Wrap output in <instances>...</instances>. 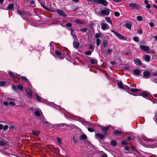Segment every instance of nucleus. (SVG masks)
Returning a JSON list of instances; mask_svg holds the SVG:
<instances>
[{
    "instance_id": "nucleus-1",
    "label": "nucleus",
    "mask_w": 157,
    "mask_h": 157,
    "mask_svg": "<svg viewBox=\"0 0 157 157\" xmlns=\"http://www.w3.org/2000/svg\"><path fill=\"white\" fill-rule=\"evenodd\" d=\"M129 7L131 9L140 10L142 8V6L140 5L135 3H130L128 4Z\"/></svg>"
},
{
    "instance_id": "nucleus-2",
    "label": "nucleus",
    "mask_w": 157,
    "mask_h": 157,
    "mask_svg": "<svg viewBox=\"0 0 157 157\" xmlns=\"http://www.w3.org/2000/svg\"><path fill=\"white\" fill-rule=\"evenodd\" d=\"M111 31L115 35L117 36L118 38L121 39H127L124 36L122 35L121 34L113 30H111Z\"/></svg>"
},
{
    "instance_id": "nucleus-3",
    "label": "nucleus",
    "mask_w": 157,
    "mask_h": 157,
    "mask_svg": "<svg viewBox=\"0 0 157 157\" xmlns=\"http://www.w3.org/2000/svg\"><path fill=\"white\" fill-rule=\"evenodd\" d=\"M56 11L61 16L65 17L67 16V14L61 10L59 9H57Z\"/></svg>"
},
{
    "instance_id": "nucleus-4",
    "label": "nucleus",
    "mask_w": 157,
    "mask_h": 157,
    "mask_svg": "<svg viewBox=\"0 0 157 157\" xmlns=\"http://www.w3.org/2000/svg\"><path fill=\"white\" fill-rule=\"evenodd\" d=\"M25 91L28 97L32 98L33 96V94L31 90L28 88H25Z\"/></svg>"
},
{
    "instance_id": "nucleus-5",
    "label": "nucleus",
    "mask_w": 157,
    "mask_h": 157,
    "mask_svg": "<svg viewBox=\"0 0 157 157\" xmlns=\"http://www.w3.org/2000/svg\"><path fill=\"white\" fill-rule=\"evenodd\" d=\"M140 47L141 50L147 53H148L149 52V48L148 46L140 45Z\"/></svg>"
},
{
    "instance_id": "nucleus-6",
    "label": "nucleus",
    "mask_w": 157,
    "mask_h": 157,
    "mask_svg": "<svg viewBox=\"0 0 157 157\" xmlns=\"http://www.w3.org/2000/svg\"><path fill=\"white\" fill-rule=\"evenodd\" d=\"M108 4L107 2L105 0H98L97 4H101L104 6H106Z\"/></svg>"
},
{
    "instance_id": "nucleus-7",
    "label": "nucleus",
    "mask_w": 157,
    "mask_h": 157,
    "mask_svg": "<svg viewBox=\"0 0 157 157\" xmlns=\"http://www.w3.org/2000/svg\"><path fill=\"white\" fill-rule=\"evenodd\" d=\"M110 11V10L107 9L105 10H101V13L102 15L108 16L109 14Z\"/></svg>"
},
{
    "instance_id": "nucleus-8",
    "label": "nucleus",
    "mask_w": 157,
    "mask_h": 157,
    "mask_svg": "<svg viewBox=\"0 0 157 157\" xmlns=\"http://www.w3.org/2000/svg\"><path fill=\"white\" fill-rule=\"evenodd\" d=\"M101 29L104 30L106 29H108L109 28V25L105 23H101Z\"/></svg>"
},
{
    "instance_id": "nucleus-9",
    "label": "nucleus",
    "mask_w": 157,
    "mask_h": 157,
    "mask_svg": "<svg viewBox=\"0 0 157 157\" xmlns=\"http://www.w3.org/2000/svg\"><path fill=\"white\" fill-rule=\"evenodd\" d=\"M73 45L75 48H78L79 46V42L78 40H75L73 42Z\"/></svg>"
},
{
    "instance_id": "nucleus-10",
    "label": "nucleus",
    "mask_w": 157,
    "mask_h": 157,
    "mask_svg": "<svg viewBox=\"0 0 157 157\" xmlns=\"http://www.w3.org/2000/svg\"><path fill=\"white\" fill-rule=\"evenodd\" d=\"M102 132H103V134L105 136L107 133V131L109 129L108 127H101Z\"/></svg>"
},
{
    "instance_id": "nucleus-11",
    "label": "nucleus",
    "mask_w": 157,
    "mask_h": 157,
    "mask_svg": "<svg viewBox=\"0 0 157 157\" xmlns=\"http://www.w3.org/2000/svg\"><path fill=\"white\" fill-rule=\"evenodd\" d=\"M134 62L135 63L138 65L140 66L142 65V63L140 59L138 58H136L134 59Z\"/></svg>"
},
{
    "instance_id": "nucleus-12",
    "label": "nucleus",
    "mask_w": 157,
    "mask_h": 157,
    "mask_svg": "<svg viewBox=\"0 0 157 157\" xmlns=\"http://www.w3.org/2000/svg\"><path fill=\"white\" fill-rule=\"evenodd\" d=\"M56 55L60 59H62L63 57V55L62 54L61 52L58 51H56L55 52Z\"/></svg>"
},
{
    "instance_id": "nucleus-13",
    "label": "nucleus",
    "mask_w": 157,
    "mask_h": 157,
    "mask_svg": "<svg viewBox=\"0 0 157 157\" xmlns=\"http://www.w3.org/2000/svg\"><path fill=\"white\" fill-rule=\"evenodd\" d=\"M17 12L18 14L20 15L21 16L25 15V11L24 10H20L17 9Z\"/></svg>"
},
{
    "instance_id": "nucleus-14",
    "label": "nucleus",
    "mask_w": 157,
    "mask_h": 157,
    "mask_svg": "<svg viewBox=\"0 0 157 157\" xmlns=\"http://www.w3.org/2000/svg\"><path fill=\"white\" fill-rule=\"evenodd\" d=\"M96 136L101 139H103L105 135L102 133H96Z\"/></svg>"
},
{
    "instance_id": "nucleus-15",
    "label": "nucleus",
    "mask_w": 157,
    "mask_h": 157,
    "mask_svg": "<svg viewBox=\"0 0 157 157\" xmlns=\"http://www.w3.org/2000/svg\"><path fill=\"white\" fill-rule=\"evenodd\" d=\"M14 6V5L12 3L8 5L6 7V9L8 10H11L13 8Z\"/></svg>"
},
{
    "instance_id": "nucleus-16",
    "label": "nucleus",
    "mask_w": 157,
    "mask_h": 157,
    "mask_svg": "<svg viewBox=\"0 0 157 157\" xmlns=\"http://www.w3.org/2000/svg\"><path fill=\"white\" fill-rule=\"evenodd\" d=\"M42 118L43 119L41 120L40 121L41 123L43 124H46V125L48 126V125L49 124L48 122L46 121V119L44 118L43 117Z\"/></svg>"
},
{
    "instance_id": "nucleus-17",
    "label": "nucleus",
    "mask_w": 157,
    "mask_h": 157,
    "mask_svg": "<svg viewBox=\"0 0 157 157\" xmlns=\"http://www.w3.org/2000/svg\"><path fill=\"white\" fill-rule=\"evenodd\" d=\"M127 89L128 90V91H131L132 92H136L138 91V90L136 88H131L129 87L128 86H127Z\"/></svg>"
},
{
    "instance_id": "nucleus-18",
    "label": "nucleus",
    "mask_w": 157,
    "mask_h": 157,
    "mask_svg": "<svg viewBox=\"0 0 157 157\" xmlns=\"http://www.w3.org/2000/svg\"><path fill=\"white\" fill-rule=\"evenodd\" d=\"M0 145L2 146H5L8 145V143L6 141L2 140L0 142Z\"/></svg>"
},
{
    "instance_id": "nucleus-19",
    "label": "nucleus",
    "mask_w": 157,
    "mask_h": 157,
    "mask_svg": "<svg viewBox=\"0 0 157 157\" xmlns=\"http://www.w3.org/2000/svg\"><path fill=\"white\" fill-rule=\"evenodd\" d=\"M75 23L77 25H83V22L82 21L80 20L77 19L75 20L74 21Z\"/></svg>"
},
{
    "instance_id": "nucleus-20",
    "label": "nucleus",
    "mask_w": 157,
    "mask_h": 157,
    "mask_svg": "<svg viewBox=\"0 0 157 157\" xmlns=\"http://www.w3.org/2000/svg\"><path fill=\"white\" fill-rule=\"evenodd\" d=\"M89 26L91 29L92 30H94L93 27L95 26V24L94 22H93L92 21H90V24H89Z\"/></svg>"
},
{
    "instance_id": "nucleus-21",
    "label": "nucleus",
    "mask_w": 157,
    "mask_h": 157,
    "mask_svg": "<svg viewBox=\"0 0 157 157\" xmlns=\"http://www.w3.org/2000/svg\"><path fill=\"white\" fill-rule=\"evenodd\" d=\"M32 134L35 136H38L40 133V131L39 130L35 131L34 130L32 131Z\"/></svg>"
},
{
    "instance_id": "nucleus-22",
    "label": "nucleus",
    "mask_w": 157,
    "mask_h": 157,
    "mask_svg": "<svg viewBox=\"0 0 157 157\" xmlns=\"http://www.w3.org/2000/svg\"><path fill=\"white\" fill-rule=\"evenodd\" d=\"M140 71L138 69H135L133 70V73L134 74L137 75H139L140 73Z\"/></svg>"
},
{
    "instance_id": "nucleus-23",
    "label": "nucleus",
    "mask_w": 157,
    "mask_h": 157,
    "mask_svg": "<svg viewBox=\"0 0 157 157\" xmlns=\"http://www.w3.org/2000/svg\"><path fill=\"white\" fill-rule=\"evenodd\" d=\"M101 36V34L100 33H96L94 35V38H96V39H99Z\"/></svg>"
},
{
    "instance_id": "nucleus-24",
    "label": "nucleus",
    "mask_w": 157,
    "mask_h": 157,
    "mask_svg": "<svg viewBox=\"0 0 157 157\" xmlns=\"http://www.w3.org/2000/svg\"><path fill=\"white\" fill-rule=\"evenodd\" d=\"M150 75V73L147 71H145L143 73L144 76L146 78L148 77Z\"/></svg>"
},
{
    "instance_id": "nucleus-25",
    "label": "nucleus",
    "mask_w": 157,
    "mask_h": 157,
    "mask_svg": "<svg viewBox=\"0 0 157 157\" xmlns=\"http://www.w3.org/2000/svg\"><path fill=\"white\" fill-rule=\"evenodd\" d=\"M144 3L145 5H146V7L148 9H150L151 8V6L150 4L148 3V2L147 0L144 1Z\"/></svg>"
},
{
    "instance_id": "nucleus-26",
    "label": "nucleus",
    "mask_w": 157,
    "mask_h": 157,
    "mask_svg": "<svg viewBox=\"0 0 157 157\" xmlns=\"http://www.w3.org/2000/svg\"><path fill=\"white\" fill-rule=\"evenodd\" d=\"M131 25L128 22H126L125 24V26L126 28L129 29H131Z\"/></svg>"
},
{
    "instance_id": "nucleus-27",
    "label": "nucleus",
    "mask_w": 157,
    "mask_h": 157,
    "mask_svg": "<svg viewBox=\"0 0 157 157\" xmlns=\"http://www.w3.org/2000/svg\"><path fill=\"white\" fill-rule=\"evenodd\" d=\"M122 133V131H116L114 132V134L115 135H116L117 136H118L120 135Z\"/></svg>"
},
{
    "instance_id": "nucleus-28",
    "label": "nucleus",
    "mask_w": 157,
    "mask_h": 157,
    "mask_svg": "<svg viewBox=\"0 0 157 157\" xmlns=\"http://www.w3.org/2000/svg\"><path fill=\"white\" fill-rule=\"evenodd\" d=\"M106 21L108 22L111 25L112 24V22L110 18L108 17H106L105 18Z\"/></svg>"
},
{
    "instance_id": "nucleus-29",
    "label": "nucleus",
    "mask_w": 157,
    "mask_h": 157,
    "mask_svg": "<svg viewBox=\"0 0 157 157\" xmlns=\"http://www.w3.org/2000/svg\"><path fill=\"white\" fill-rule=\"evenodd\" d=\"M151 59V57L150 56L146 55L145 56L144 60L147 61H150Z\"/></svg>"
},
{
    "instance_id": "nucleus-30",
    "label": "nucleus",
    "mask_w": 157,
    "mask_h": 157,
    "mask_svg": "<svg viewBox=\"0 0 157 157\" xmlns=\"http://www.w3.org/2000/svg\"><path fill=\"white\" fill-rule=\"evenodd\" d=\"M87 1L89 2H90V4L94 3L97 4L98 2V0H87Z\"/></svg>"
},
{
    "instance_id": "nucleus-31",
    "label": "nucleus",
    "mask_w": 157,
    "mask_h": 157,
    "mask_svg": "<svg viewBox=\"0 0 157 157\" xmlns=\"http://www.w3.org/2000/svg\"><path fill=\"white\" fill-rule=\"evenodd\" d=\"M35 95L37 100L39 101L42 102V101L41 99V98L36 93V94Z\"/></svg>"
},
{
    "instance_id": "nucleus-32",
    "label": "nucleus",
    "mask_w": 157,
    "mask_h": 157,
    "mask_svg": "<svg viewBox=\"0 0 157 157\" xmlns=\"http://www.w3.org/2000/svg\"><path fill=\"white\" fill-rule=\"evenodd\" d=\"M57 143L59 145H61L62 144V140L60 137H57Z\"/></svg>"
},
{
    "instance_id": "nucleus-33",
    "label": "nucleus",
    "mask_w": 157,
    "mask_h": 157,
    "mask_svg": "<svg viewBox=\"0 0 157 157\" xmlns=\"http://www.w3.org/2000/svg\"><path fill=\"white\" fill-rule=\"evenodd\" d=\"M40 4L41 6L44 9L47 11H49V9L48 7H46L43 3L40 2Z\"/></svg>"
},
{
    "instance_id": "nucleus-34",
    "label": "nucleus",
    "mask_w": 157,
    "mask_h": 157,
    "mask_svg": "<svg viewBox=\"0 0 157 157\" xmlns=\"http://www.w3.org/2000/svg\"><path fill=\"white\" fill-rule=\"evenodd\" d=\"M77 7L75 6H72L71 7V10L72 11H75L77 9Z\"/></svg>"
},
{
    "instance_id": "nucleus-35",
    "label": "nucleus",
    "mask_w": 157,
    "mask_h": 157,
    "mask_svg": "<svg viewBox=\"0 0 157 157\" xmlns=\"http://www.w3.org/2000/svg\"><path fill=\"white\" fill-rule=\"evenodd\" d=\"M41 113V112L40 111L38 110L35 112V114L36 116H39L40 115Z\"/></svg>"
},
{
    "instance_id": "nucleus-36",
    "label": "nucleus",
    "mask_w": 157,
    "mask_h": 157,
    "mask_svg": "<svg viewBox=\"0 0 157 157\" xmlns=\"http://www.w3.org/2000/svg\"><path fill=\"white\" fill-rule=\"evenodd\" d=\"M88 29L87 28H82L80 30V31L83 32L85 33L87 31Z\"/></svg>"
},
{
    "instance_id": "nucleus-37",
    "label": "nucleus",
    "mask_w": 157,
    "mask_h": 157,
    "mask_svg": "<svg viewBox=\"0 0 157 157\" xmlns=\"http://www.w3.org/2000/svg\"><path fill=\"white\" fill-rule=\"evenodd\" d=\"M21 79H22L23 80L25 81L27 83L29 82V80L26 78L25 77V76H21Z\"/></svg>"
},
{
    "instance_id": "nucleus-38",
    "label": "nucleus",
    "mask_w": 157,
    "mask_h": 157,
    "mask_svg": "<svg viewBox=\"0 0 157 157\" xmlns=\"http://www.w3.org/2000/svg\"><path fill=\"white\" fill-rule=\"evenodd\" d=\"M111 144L113 146H116L117 145V142L114 140H112L111 141Z\"/></svg>"
},
{
    "instance_id": "nucleus-39",
    "label": "nucleus",
    "mask_w": 157,
    "mask_h": 157,
    "mask_svg": "<svg viewBox=\"0 0 157 157\" xmlns=\"http://www.w3.org/2000/svg\"><path fill=\"white\" fill-rule=\"evenodd\" d=\"M90 62L93 64H95L97 63V61L96 59H92L90 60Z\"/></svg>"
},
{
    "instance_id": "nucleus-40",
    "label": "nucleus",
    "mask_w": 157,
    "mask_h": 157,
    "mask_svg": "<svg viewBox=\"0 0 157 157\" xmlns=\"http://www.w3.org/2000/svg\"><path fill=\"white\" fill-rule=\"evenodd\" d=\"M6 82L4 81H0V87L3 86L6 84Z\"/></svg>"
},
{
    "instance_id": "nucleus-41",
    "label": "nucleus",
    "mask_w": 157,
    "mask_h": 157,
    "mask_svg": "<svg viewBox=\"0 0 157 157\" xmlns=\"http://www.w3.org/2000/svg\"><path fill=\"white\" fill-rule=\"evenodd\" d=\"M137 19L138 21H141L143 19L142 17L140 16H137Z\"/></svg>"
},
{
    "instance_id": "nucleus-42",
    "label": "nucleus",
    "mask_w": 157,
    "mask_h": 157,
    "mask_svg": "<svg viewBox=\"0 0 157 157\" xmlns=\"http://www.w3.org/2000/svg\"><path fill=\"white\" fill-rule=\"evenodd\" d=\"M117 85L120 88H123V84L121 82H118L117 83Z\"/></svg>"
},
{
    "instance_id": "nucleus-43",
    "label": "nucleus",
    "mask_w": 157,
    "mask_h": 157,
    "mask_svg": "<svg viewBox=\"0 0 157 157\" xmlns=\"http://www.w3.org/2000/svg\"><path fill=\"white\" fill-rule=\"evenodd\" d=\"M107 43L108 42L107 40H103V45L104 47L107 45Z\"/></svg>"
},
{
    "instance_id": "nucleus-44",
    "label": "nucleus",
    "mask_w": 157,
    "mask_h": 157,
    "mask_svg": "<svg viewBox=\"0 0 157 157\" xmlns=\"http://www.w3.org/2000/svg\"><path fill=\"white\" fill-rule=\"evenodd\" d=\"M81 139L83 140L86 139H87L86 136L85 135L82 134L81 135Z\"/></svg>"
},
{
    "instance_id": "nucleus-45",
    "label": "nucleus",
    "mask_w": 157,
    "mask_h": 157,
    "mask_svg": "<svg viewBox=\"0 0 157 157\" xmlns=\"http://www.w3.org/2000/svg\"><path fill=\"white\" fill-rule=\"evenodd\" d=\"M15 105V104L14 102L12 101H10L9 102V105L11 106H13Z\"/></svg>"
},
{
    "instance_id": "nucleus-46",
    "label": "nucleus",
    "mask_w": 157,
    "mask_h": 157,
    "mask_svg": "<svg viewBox=\"0 0 157 157\" xmlns=\"http://www.w3.org/2000/svg\"><path fill=\"white\" fill-rule=\"evenodd\" d=\"M17 88L19 90H23V87L21 85L19 84L17 85Z\"/></svg>"
},
{
    "instance_id": "nucleus-47",
    "label": "nucleus",
    "mask_w": 157,
    "mask_h": 157,
    "mask_svg": "<svg viewBox=\"0 0 157 157\" xmlns=\"http://www.w3.org/2000/svg\"><path fill=\"white\" fill-rule=\"evenodd\" d=\"M114 15L117 17H118L120 16V13L116 11L114 13Z\"/></svg>"
},
{
    "instance_id": "nucleus-48",
    "label": "nucleus",
    "mask_w": 157,
    "mask_h": 157,
    "mask_svg": "<svg viewBox=\"0 0 157 157\" xmlns=\"http://www.w3.org/2000/svg\"><path fill=\"white\" fill-rule=\"evenodd\" d=\"M112 49L108 48L107 50V53L108 54H110L112 52Z\"/></svg>"
},
{
    "instance_id": "nucleus-49",
    "label": "nucleus",
    "mask_w": 157,
    "mask_h": 157,
    "mask_svg": "<svg viewBox=\"0 0 157 157\" xmlns=\"http://www.w3.org/2000/svg\"><path fill=\"white\" fill-rule=\"evenodd\" d=\"M142 96L143 97L145 98H146L148 97L147 94L146 93H143L142 94Z\"/></svg>"
},
{
    "instance_id": "nucleus-50",
    "label": "nucleus",
    "mask_w": 157,
    "mask_h": 157,
    "mask_svg": "<svg viewBox=\"0 0 157 157\" xmlns=\"http://www.w3.org/2000/svg\"><path fill=\"white\" fill-rule=\"evenodd\" d=\"M88 130L91 132H93L94 131V129L92 128L89 127L88 128Z\"/></svg>"
},
{
    "instance_id": "nucleus-51",
    "label": "nucleus",
    "mask_w": 157,
    "mask_h": 157,
    "mask_svg": "<svg viewBox=\"0 0 157 157\" xmlns=\"http://www.w3.org/2000/svg\"><path fill=\"white\" fill-rule=\"evenodd\" d=\"M3 104L4 106H5L6 107H7L9 105V102H8V101L4 102L3 103Z\"/></svg>"
},
{
    "instance_id": "nucleus-52",
    "label": "nucleus",
    "mask_w": 157,
    "mask_h": 157,
    "mask_svg": "<svg viewBox=\"0 0 157 157\" xmlns=\"http://www.w3.org/2000/svg\"><path fill=\"white\" fill-rule=\"evenodd\" d=\"M66 25L67 27H70L72 26V24L70 23H67L66 24Z\"/></svg>"
},
{
    "instance_id": "nucleus-53",
    "label": "nucleus",
    "mask_w": 157,
    "mask_h": 157,
    "mask_svg": "<svg viewBox=\"0 0 157 157\" xmlns=\"http://www.w3.org/2000/svg\"><path fill=\"white\" fill-rule=\"evenodd\" d=\"M9 74L11 77H14V74L12 72L10 71L9 72Z\"/></svg>"
},
{
    "instance_id": "nucleus-54",
    "label": "nucleus",
    "mask_w": 157,
    "mask_h": 157,
    "mask_svg": "<svg viewBox=\"0 0 157 157\" xmlns=\"http://www.w3.org/2000/svg\"><path fill=\"white\" fill-rule=\"evenodd\" d=\"M97 40V44L99 46L101 43V40Z\"/></svg>"
},
{
    "instance_id": "nucleus-55",
    "label": "nucleus",
    "mask_w": 157,
    "mask_h": 157,
    "mask_svg": "<svg viewBox=\"0 0 157 157\" xmlns=\"http://www.w3.org/2000/svg\"><path fill=\"white\" fill-rule=\"evenodd\" d=\"M6 100H7L14 101L15 99L12 98L8 97L6 99Z\"/></svg>"
},
{
    "instance_id": "nucleus-56",
    "label": "nucleus",
    "mask_w": 157,
    "mask_h": 157,
    "mask_svg": "<svg viewBox=\"0 0 157 157\" xmlns=\"http://www.w3.org/2000/svg\"><path fill=\"white\" fill-rule=\"evenodd\" d=\"M128 142L124 140L122 141L121 144L122 145H126L127 144Z\"/></svg>"
},
{
    "instance_id": "nucleus-57",
    "label": "nucleus",
    "mask_w": 157,
    "mask_h": 157,
    "mask_svg": "<svg viewBox=\"0 0 157 157\" xmlns=\"http://www.w3.org/2000/svg\"><path fill=\"white\" fill-rule=\"evenodd\" d=\"M85 54L87 55L90 56L91 54V52L89 51L86 52H85Z\"/></svg>"
},
{
    "instance_id": "nucleus-58",
    "label": "nucleus",
    "mask_w": 157,
    "mask_h": 157,
    "mask_svg": "<svg viewBox=\"0 0 157 157\" xmlns=\"http://www.w3.org/2000/svg\"><path fill=\"white\" fill-rule=\"evenodd\" d=\"M138 33L140 34L143 33V30L141 29H139L138 30Z\"/></svg>"
},
{
    "instance_id": "nucleus-59",
    "label": "nucleus",
    "mask_w": 157,
    "mask_h": 157,
    "mask_svg": "<svg viewBox=\"0 0 157 157\" xmlns=\"http://www.w3.org/2000/svg\"><path fill=\"white\" fill-rule=\"evenodd\" d=\"M72 36L73 37V39H75L76 38L77 36L76 35V34L75 33H71Z\"/></svg>"
},
{
    "instance_id": "nucleus-60",
    "label": "nucleus",
    "mask_w": 157,
    "mask_h": 157,
    "mask_svg": "<svg viewBox=\"0 0 157 157\" xmlns=\"http://www.w3.org/2000/svg\"><path fill=\"white\" fill-rule=\"evenodd\" d=\"M12 88L14 90H16L17 89V86L14 85L12 86Z\"/></svg>"
},
{
    "instance_id": "nucleus-61",
    "label": "nucleus",
    "mask_w": 157,
    "mask_h": 157,
    "mask_svg": "<svg viewBox=\"0 0 157 157\" xmlns=\"http://www.w3.org/2000/svg\"><path fill=\"white\" fill-rule=\"evenodd\" d=\"M8 128V126L7 125H5L3 127V129L4 130H6Z\"/></svg>"
},
{
    "instance_id": "nucleus-62",
    "label": "nucleus",
    "mask_w": 157,
    "mask_h": 157,
    "mask_svg": "<svg viewBox=\"0 0 157 157\" xmlns=\"http://www.w3.org/2000/svg\"><path fill=\"white\" fill-rule=\"evenodd\" d=\"M149 25L151 27H153L155 26L154 23L153 22L150 23H149Z\"/></svg>"
},
{
    "instance_id": "nucleus-63",
    "label": "nucleus",
    "mask_w": 157,
    "mask_h": 157,
    "mask_svg": "<svg viewBox=\"0 0 157 157\" xmlns=\"http://www.w3.org/2000/svg\"><path fill=\"white\" fill-rule=\"evenodd\" d=\"M94 48V47L93 45H90L89 46V48L90 49L93 50Z\"/></svg>"
},
{
    "instance_id": "nucleus-64",
    "label": "nucleus",
    "mask_w": 157,
    "mask_h": 157,
    "mask_svg": "<svg viewBox=\"0 0 157 157\" xmlns=\"http://www.w3.org/2000/svg\"><path fill=\"white\" fill-rule=\"evenodd\" d=\"M102 157H107V156L105 153H103L102 155Z\"/></svg>"
}]
</instances>
